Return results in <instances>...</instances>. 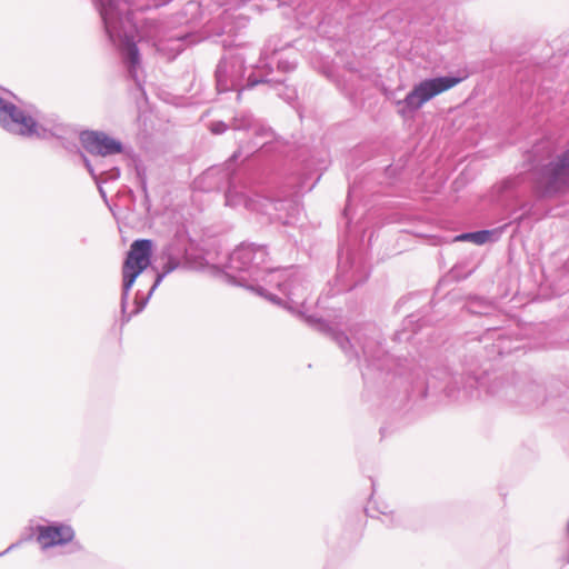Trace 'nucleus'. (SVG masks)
Instances as JSON below:
<instances>
[{
	"label": "nucleus",
	"instance_id": "obj_6",
	"mask_svg": "<svg viewBox=\"0 0 569 569\" xmlns=\"http://www.w3.org/2000/svg\"><path fill=\"white\" fill-rule=\"evenodd\" d=\"M493 230H480L476 232L461 233L453 238L455 242L470 241L477 246L485 244L492 239Z\"/></svg>",
	"mask_w": 569,
	"mask_h": 569
},
{
	"label": "nucleus",
	"instance_id": "obj_1",
	"mask_svg": "<svg viewBox=\"0 0 569 569\" xmlns=\"http://www.w3.org/2000/svg\"><path fill=\"white\" fill-rule=\"evenodd\" d=\"M535 188L546 198L569 192V151L557 154L545 166Z\"/></svg>",
	"mask_w": 569,
	"mask_h": 569
},
{
	"label": "nucleus",
	"instance_id": "obj_8",
	"mask_svg": "<svg viewBox=\"0 0 569 569\" xmlns=\"http://www.w3.org/2000/svg\"><path fill=\"white\" fill-rule=\"evenodd\" d=\"M80 142L96 143V142H112V141L109 140V138L102 132L87 130V131L81 132Z\"/></svg>",
	"mask_w": 569,
	"mask_h": 569
},
{
	"label": "nucleus",
	"instance_id": "obj_7",
	"mask_svg": "<svg viewBox=\"0 0 569 569\" xmlns=\"http://www.w3.org/2000/svg\"><path fill=\"white\" fill-rule=\"evenodd\" d=\"M86 152L93 157H107L120 153L122 144H84Z\"/></svg>",
	"mask_w": 569,
	"mask_h": 569
},
{
	"label": "nucleus",
	"instance_id": "obj_9",
	"mask_svg": "<svg viewBox=\"0 0 569 569\" xmlns=\"http://www.w3.org/2000/svg\"><path fill=\"white\" fill-rule=\"evenodd\" d=\"M13 103L7 102L0 98V124L8 127V116L11 111Z\"/></svg>",
	"mask_w": 569,
	"mask_h": 569
},
{
	"label": "nucleus",
	"instance_id": "obj_5",
	"mask_svg": "<svg viewBox=\"0 0 569 569\" xmlns=\"http://www.w3.org/2000/svg\"><path fill=\"white\" fill-rule=\"evenodd\" d=\"M8 116V129H17L21 134H33L38 132V123L36 120L19 109L16 104L10 108Z\"/></svg>",
	"mask_w": 569,
	"mask_h": 569
},
{
	"label": "nucleus",
	"instance_id": "obj_4",
	"mask_svg": "<svg viewBox=\"0 0 569 569\" xmlns=\"http://www.w3.org/2000/svg\"><path fill=\"white\" fill-rule=\"evenodd\" d=\"M73 538L74 530L68 525L38 527L37 541L43 549L69 543Z\"/></svg>",
	"mask_w": 569,
	"mask_h": 569
},
{
	"label": "nucleus",
	"instance_id": "obj_2",
	"mask_svg": "<svg viewBox=\"0 0 569 569\" xmlns=\"http://www.w3.org/2000/svg\"><path fill=\"white\" fill-rule=\"evenodd\" d=\"M461 81L462 78L459 77H437L419 82L402 101V113L419 110L425 103L438 94L452 89Z\"/></svg>",
	"mask_w": 569,
	"mask_h": 569
},
{
	"label": "nucleus",
	"instance_id": "obj_3",
	"mask_svg": "<svg viewBox=\"0 0 569 569\" xmlns=\"http://www.w3.org/2000/svg\"><path fill=\"white\" fill-rule=\"evenodd\" d=\"M153 242L150 239L134 240L122 264L123 290L129 291L136 279L150 266Z\"/></svg>",
	"mask_w": 569,
	"mask_h": 569
},
{
	"label": "nucleus",
	"instance_id": "obj_10",
	"mask_svg": "<svg viewBox=\"0 0 569 569\" xmlns=\"http://www.w3.org/2000/svg\"><path fill=\"white\" fill-rule=\"evenodd\" d=\"M129 56H130V59H131L132 63H137L138 62L139 52H138V49H137L136 46H131L129 48Z\"/></svg>",
	"mask_w": 569,
	"mask_h": 569
}]
</instances>
